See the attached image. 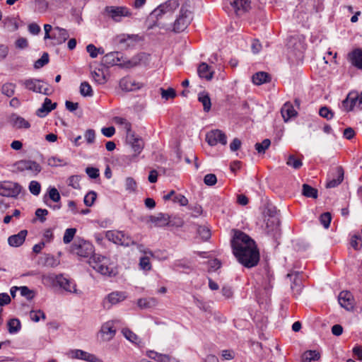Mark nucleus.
I'll use <instances>...</instances> for the list:
<instances>
[{
  "label": "nucleus",
  "instance_id": "f03ea898",
  "mask_svg": "<svg viewBox=\"0 0 362 362\" xmlns=\"http://www.w3.org/2000/svg\"><path fill=\"white\" fill-rule=\"evenodd\" d=\"M179 5L180 4L177 0H168L156 8L148 16V20L153 21V24L151 25V28L157 25V21L165 14L172 13L178 8Z\"/></svg>",
  "mask_w": 362,
  "mask_h": 362
},
{
  "label": "nucleus",
  "instance_id": "37998d69",
  "mask_svg": "<svg viewBox=\"0 0 362 362\" xmlns=\"http://www.w3.org/2000/svg\"><path fill=\"white\" fill-rule=\"evenodd\" d=\"M106 260V257L98 254H93L90 256V259L88 263L90 267H93V264H100Z\"/></svg>",
  "mask_w": 362,
  "mask_h": 362
},
{
  "label": "nucleus",
  "instance_id": "5fc2aeb1",
  "mask_svg": "<svg viewBox=\"0 0 362 362\" xmlns=\"http://www.w3.org/2000/svg\"><path fill=\"white\" fill-rule=\"evenodd\" d=\"M125 188L129 192H134L136 189V182L134 178L129 177L125 180Z\"/></svg>",
  "mask_w": 362,
  "mask_h": 362
},
{
  "label": "nucleus",
  "instance_id": "e433bc0d",
  "mask_svg": "<svg viewBox=\"0 0 362 362\" xmlns=\"http://www.w3.org/2000/svg\"><path fill=\"white\" fill-rule=\"evenodd\" d=\"M16 87V84L13 83H4L1 87V93L7 97H12L15 93Z\"/></svg>",
  "mask_w": 362,
  "mask_h": 362
},
{
  "label": "nucleus",
  "instance_id": "603ef678",
  "mask_svg": "<svg viewBox=\"0 0 362 362\" xmlns=\"http://www.w3.org/2000/svg\"><path fill=\"white\" fill-rule=\"evenodd\" d=\"M30 319L34 322H39L40 318L45 319L46 316L45 313L41 310H31L30 313Z\"/></svg>",
  "mask_w": 362,
  "mask_h": 362
},
{
  "label": "nucleus",
  "instance_id": "393cba45",
  "mask_svg": "<svg viewBox=\"0 0 362 362\" xmlns=\"http://www.w3.org/2000/svg\"><path fill=\"white\" fill-rule=\"evenodd\" d=\"M197 72L199 77L206 80H211L213 78L214 71L211 70L210 66L204 62L199 64Z\"/></svg>",
  "mask_w": 362,
  "mask_h": 362
},
{
  "label": "nucleus",
  "instance_id": "e2e57ef3",
  "mask_svg": "<svg viewBox=\"0 0 362 362\" xmlns=\"http://www.w3.org/2000/svg\"><path fill=\"white\" fill-rule=\"evenodd\" d=\"M36 9L40 13H45L48 8V2L45 0H36Z\"/></svg>",
  "mask_w": 362,
  "mask_h": 362
},
{
  "label": "nucleus",
  "instance_id": "3c124183",
  "mask_svg": "<svg viewBox=\"0 0 362 362\" xmlns=\"http://www.w3.org/2000/svg\"><path fill=\"white\" fill-rule=\"evenodd\" d=\"M19 291L21 292V295L26 298V299L28 300H32L34 298L33 291L30 290L28 287L25 286H20Z\"/></svg>",
  "mask_w": 362,
  "mask_h": 362
},
{
  "label": "nucleus",
  "instance_id": "58836bf2",
  "mask_svg": "<svg viewBox=\"0 0 362 362\" xmlns=\"http://www.w3.org/2000/svg\"><path fill=\"white\" fill-rule=\"evenodd\" d=\"M286 164L294 169H299L303 165L301 160L296 158L293 155H290L288 157Z\"/></svg>",
  "mask_w": 362,
  "mask_h": 362
},
{
  "label": "nucleus",
  "instance_id": "052dcab7",
  "mask_svg": "<svg viewBox=\"0 0 362 362\" xmlns=\"http://www.w3.org/2000/svg\"><path fill=\"white\" fill-rule=\"evenodd\" d=\"M48 196H49V199L54 202H59L61 199L59 192L55 187L49 188Z\"/></svg>",
  "mask_w": 362,
  "mask_h": 362
},
{
  "label": "nucleus",
  "instance_id": "4468645a",
  "mask_svg": "<svg viewBox=\"0 0 362 362\" xmlns=\"http://www.w3.org/2000/svg\"><path fill=\"white\" fill-rule=\"evenodd\" d=\"M171 216L168 214L159 213L157 216H150L149 221L154 223L156 227L173 226L170 220Z\"/></svg>",
  "mask_w": 362,
  "mask_h": 362
},
{
  "label": "nucleus",
  "instance_id": "412c9836",
  "mask_svg": "<svg viewBox=\"0 0 362 362\" xmlns=\"http://www.w3.org/2000/svg\"><path fill=\"white\" fill-rule=\"evenodd\" d=\"M349 60L351 64L359 69H362V50L356 49L349 54Z\"/></svg>",
  "mask_w": 362,
  "mask_h": 362
},
{
  "label": "nucleus",
  "instance_id": "20e7f679",
  "mask_svg": "<svg viewBox=\"0 0 362 362\" xmlns=\"http://www.w3.org/2000/svg\"><path fill=\"white\" fill-rule=\"evenodd\" d=\"M105 14L115 22H121L123 17H130L132 13L126 6H107L104 9Z\"/></svg>",
  "mask_w": 362,
  "mask_h": 362
},
{
  "label": "nucleus",
  "instance_id": "b1692460",
  "mask_svg": "<svg viewBox=\"0 0 362 362\" xmlns=\"http://www.w3.org/2000/svg\"><path fill=\"white\" fill-rule=\"evenodd\" d=\"M281 115L285 122H288L291 117L297 115L293 105L290 103H286L281 110Z\"/></svg>",
  "mask_w": 362,
  "mask_h": 362
},
{
  "label": "nucleus",
  "instance_id": "7ed1b4c3",
  "mask_svg": "<svg viewBox=\"0 0 362 362\" xmlns=\"http://www.w3.org/2000/svg\"><path fill=\"white\" fill-rule=\"evenodd\" d=\"M94 246L89 241L77 238L71 245V252L80 257H88L94 252Z\"/></svg>",
  "mask_w": 362,
  "mask_h": 362
},
{
  "label": "nucleus",
  "instance_id": "a211bd4d",
  "mask_svg": "<svg viewBox=\"0 0 362 362\" xmlns=\"http://www.w3.org/2000/svg\"><path fill=\"white\" fill-rule=\"evenodd\" d=\"M56 107V103H52L49 98H46L42 107L37 110L36 115L40 117H44L52 110H54Z\"/></svg>",
  "mask_w": 362,
  "mask_h": 362
},
{
  "label": "nucleus",
  "instance_id": "dca6fc26",
  "mask_svg": "<svg viewBox=\"0 0 362 362\" xmlns=\"http://www.w3.org/2000/svg\"><path fill=\"white\" fill-rule=\"evenodd\" d=\"M69 356L72 358L82 359L88 362L98 361V358L94 354H90L81 349H75L71 351Z\"/></svg>",
  "mask_w": 362,
  "mask_h": 362
},
{
  "label": "nucleus",
  "instance_id": "0eeeda50",
  "mask_svg": "<svg viewBox=\"0 0 362 362\" xmlns=\"http://www.w3.org/2000/svg\"><path fill=\"white\" fill-rule=\"evenodd\" d=\"M22 186L18 182L7 181L0 183V195L16 198L22 191Z\"/></svg>",
  "mask_w": 362,
  "mask_h": 362
},
{
  "label": "nucleus",
  "instance_id": "2f4dec72",
  "mask_svg": "<svg viewBox=\"0 0 362 362\" xmlns=\"http://www.w3.org/2000/svg\"><path fill=\"white\" fill-rule=\"evenodd\" d=\"M120 235H122V237H119V245H122L124 247H129L131 245H136V242L132 239V238L124 233V231L120 230Z\"/></svg>",
  "mask_w": 362,
  "mask_h": 362
},
{
  "label": "nucleus",
  "instance_id": "cd10ccee",
  "mask_svg": "<svg viewBox=\"0 0 362 362\" xmlns=\"http://www.w3.org/2000/svg\"><path fill=\"white\" fill-rule=\"evenodd\" d=\"M198 100L202 104L204 112H208L211 110V99L206 92L203 91L199 93L198 95Z\"/></svg>",
  "mask_w": 362,
  "mask_h": 362
},
{
  "label": "nucleus",
  "instance_id": "c9c22d12",
  "mask_svg": "<svg viewBox=\"0 0 362 362\" xmlns=\"http://www.w3.org/2000/svg\"><path fill=\"white\" fill-rule=\"evenodd\" d=\"M303 194L306 197L316 199L317 197V190L308 184L303 185Z\"/></svg>",
  "mask_w": 362,
  "mask_h": 362
},
{
  "label": "nucleus",
  "instance_id": "ea45409f",
  "mask_svg": "<svg viewBox=\"0 0 362 362\" xmlns=\"http://www.w3.org/2000/svg\"><path fill=\"white\" fill-rule=\"evenodd\" d=\"M270 144V140L265 139L261 143H256L255 147L259 153H264L265 151L269 147Z\"/></svg>",
  "mask_w": 362,
  "mask_h": 362
},
{
  "label": "nucleus",
  "instance_id": "69168bd1",
  "mask_svg": "<svg viewBox=\"0 0 362 362\" xmlns=\"http://www.w3.org/2000/svg\"><path fill=\"white\" fill-rule=\"evenodd\" d=\"M84 137L88 144L94 143L95 139V130L92 129H87L84 134Z\"/></svg>",
  "mask_w": 362,
  "mask_h": 362
},
{
  "label": "nucleus",
  "instance_id": "338daca9",
  "mask_svg": "<svg viewBox=\"0 0 362 362\" xmlns=\"http://www.w3.org/2000/svg\"><path fill=\"white\" fill-rule=\"evenodd\" d=\"M173 202L178 203L180 206H185L188 204V199L182 194H175L173 199Z\"/></svg>",
  "mask_w": 362,
  "mask_h": 362
},
{
  "label": "nucleus",
  "instance_id": "de8ad7c7",
  "mask_svg": "<svg viewBox=\"0 0 362 362\" xmlns=\"http://www.w3.org/2000/svg\"><path fill=\"white\" fill-rule=\"evenodd\" d=\"M319 115L328 120L334 117V112L327 106L322 107L319 110Z\"/></svg>",
  "mask_w": 362,
  "mask_h": 362
},
{
  "label": "nucleus",
  "instance_id": "f8f14e48",
  "mask_svg": "<svg viewBox=\"0 0 362 362\" xmlns=\"http://www.w3.org/2000/svg\"><path fill=\"white\" fill-rule=\"evenodd\" d=\"M119 85L122 90L127 92L135 91L141 89L144 86L142 83L136 81L129 76L121 78Z\"/></svg>",
  "mask_w": 362,
  "mask_h": 362
},
{
  "label": "nucleus",
  "instance_id": "a18cd8bd",
  "mask_svg": "<svg viewBox=\"0 0 362 362\" xmlns=\"http://www.w3.org/2000/svg\"><path fill=\"white\" fill-rule=\"evenodd\" d=\"M299 274L297 272L295 274V278L291 284V288L295 291V294H300L302 289L301 280L298 278Z\"/></svg>",
  "mask_w": 362,
  "mask_h": 362
},
{
  "label": "nucleus",
  "instance_id": "473e14b6",
  "mask_svg": "<svg viewBox=\"0 0 362 362\" xmlns=\"http://www.w3.org/2000/svg\"><path fill=\"white\" fill-rule=\"evenodd\" d=\"M320 357L319 352L315 350H309L304 352L303 354V362H311L313 361H317Z\"/></svg>",
  "mask_w": 362,
  "mask_h": 362
},
{
  "label": "nucleus",
  "instance_id": "9d476101",
  "mask_svg": "<svg viewBox=\"0 0 362 362\" xmlns=\"http://www.w3.org/2000/svg\"><path fill=\"white\" fill-rule=\"evenodd\" d=\"M52 281L60 288L69 293H78V290L76 288L74 281L64 277L62 274L56 275L52 279Z\"/></svg>",
  "mask_w": 362,
  "mask_h": 362
},
{
  "label": "nucleus",
  "instance_id": "39448f33",
  "mask_svg": "<svg viewBox=\"0 0 362 362\" xmlns=\"http://www.w3.org/2000/svg\"><path fill=\"white\" fill-rule=\"evenodd\" d=\"M25 87L33 92L49 95L52 93L51 87L43 81L35 78L27 79L23 83Z\"/></svg>",
  "mask_w": 362,
  "mask_h": 362
},
{
  "label": "nucleus",
  "instance_id": "7c9ffc66",
  "mask_svg": "<svg viewBox=\"0 0 362 362\" xmlns=\"http://www.w3.org/2000/svg\"><path fill=\"white\" fill-rule=\"evenodd\" d=\"M157 300L153 298H140L137 301V305L141 309L150 308L156 306Z\"/></svg>",
  "mask_w": 362,
  "mask_h": 362
},
{
  "label": "nucleus",
  "instance_id": "6e6d98bb",
  "mask_svg": "<svg viewBox=\"0 0 362 362\" xmlns=\"http://www.w3.org/2000/svg\"><path fill=\"white\" fill-rule=\"evenodd\" d=\"M122 334L124 336V337L133 343H136V341L138 339V337L136 334H134L132 331L130 329L125 328L122 329Z\"/></svg>",
  "mask_w": 362,
  "mask_h": 362
},
{
  "label": "nucleus",
  "instance_id": "a878e982",
  "mask_svg": "<svg viewBox=\"0 0 362 362\" xmlns=\"http://www.w3.org/2000/svg\"><path fill=\"white\" fill-rule=\"evenodd\" d=\"M127 298L125 293L122 291H115L108 294L106 297V300L111 305L117 304L123 301Z\"/></svg>",
  "mask_w": 362,
  "mask_h": 362
},
{
  "label": "nucleus",
  "instance_id": "a19ab883",
  "mask_svg": "<svg viewBox=\"0 0 362 362\" xmlns=\"http://www.w3.org/2000/svg\"><path fill=\"white\" fill-rule=\"evenodd\" d=\"M76 233V228H67L65 230V233H64V235L63 237L64 243L65 244L70 243L73 240Z\"/></svg>",
  "mask_w": 362,
  "mask_h": 362
},
{
  "label": "nucleus",
  "instance_id": "8fccbe9b",
  "mask_svg": "<svg viewBox=\"0 0 362 362\" xmlns=\"http://www.w3.org/2000/svg\"><path fill=\"white\" fill-rule=\"evenodd\" d=\"M139 267L143 270L150 271L151 269V264L150 262L149 257H141L139 259Z\"/></svg>",
  "mask_w": 362,
  "mask_h": 362
},
{
  "label": "nucleus",
  "instance_id": "c03bdc74",
  "mask_svg": "<svg viewBox=\"0 0 362 362\" xmlns=\"http://www.w3.org/2000/svg\"><path fill=\"white\" fill-rule=\"evenodd\" d=\"M96 197H97L96 192L94 191H90L89 192H88L86 194V196L84 197V200H83L84 204L87 206H91L94 204V202L95 201Z\"/></svg>",
  "mask_w": 362,
  "mask_h": 362
},
{
  "label": "nucleus",
  "instance_id": "1a4fd4ad",
  "mask_svg": "<svg viewBox=\"0 0 362 362\" xmlns=\"http://www.w3.org/2000/svg\"><path fill=\"white\" fill-rule=\"evenodd\" d=\"M126 129L127 141L134 151V156H136L142 151L144 146V142L141 138L136 136L134 133L132 132L130 124H127Z\"/></svg>",
  "mask_w": 362,
  "mask_h": 362
},
{
  "label": "nucleus",
  "instance_id": "09e8293b",
  "mask_svg": "<svg viewBox=\"0 0 362 362\" xmlns=\"http://www.w3.org/2000/svg\"><path fill=\"white\" fill-rule=\"evenodd\" d=\"M197 233L204 240H207L211 237V231L206 226H199L197 228Z\"/></svg>",
  "mask_w": 362,
  "mask_h": 362
},
{
  "label": "nucleus",
  "instance_id": "4d7b16f0",
  "mask_svg": "<svg viewBox=\"0 0 362 362\" xmlns=\"http://www.w3.org/2000/svg\"><path fill=\"white\" fill-rule=\"evenodd\" d=\"M29 190L33 195H38L41 191V185L37 181L33 180L29 184Z\"/></svg>",
  "mask_w": 362,
  "mask_h": 362
},
{
  "label": "nucleus",
  "instance_id": "79ce46f5",
  "mask_svg": "<svg viewBox=\"0 0 362 362\" xmlns=\"http://www.w3.org/2000/svg\"><path fill=\"white\" fill-rule=\"evenodd\" d=\"M49 62V54L44 52L42 57L37 59L34 64V68L36 69H40Z\"/></svg>",
  "mask_w": 362,
  "mask_h": 362
},
{
  "label": "nucleus",
  "instance_id": "9b49d317",
  "mask_svg": "<svg viewBox=\"0 0 362 362\" xmlns=\"http://www.w3.org/2000/svg\"><path fill=\"white\" fill-rule=\"evenodd\" d=\"M206 140L210 146H216L218 143L222 145L227 144L226 135L219 129H214L208 132L206 136Z\"/></svg>",
  "mask_w": 362,
  "mask_h": 362
},
{
  "label": "nucleus",
  "instance_id": "bf43d9fd",
  "mask_svg": "<svg viewBox=\"0 0 362 362\" xmlns=\"http://www.w3.org/2000/svg\"><path fill=\"white\" fill-rule=\"evenodd\" d=\"M351 247L355 250H359L362 246V240L360 235H354L351 237Z\"/></svg>",
  "mask_w": 362,
  "mask_h": 362
},
{
  "label": "nucleus",
  "instance_id": "5701e85b",
  "mask_svg": "<svg viewBox=\"0 0 362 362\" xmlns=\"http://www.w3.org/2000/svg\"><path fill=\"white\" fill-rule=\"evenodd\" d=\"M54 30L57 31L54 32L52 35V38L57 40V42L58 44H62L69 37V35L68 33V31L64 29L59 27L54 28Z\"/></svg>",
  "mask_w": 362,
  "mask_h": 362
},
{
  "label": "nucleus",
  "instance_id": "f257e3e1",
  "mask_svg": "<svg viewBox=\"0 0 362 362\" xmlns=\"http://www.w3.org/2000/svg\"><path fill=\"white\" fill-rule=\"evenodd\" d=\"M233 253L242 265L252 268L259 262V252L255 242L247 234L235 230L231 240Z\"/></svg>",
  "mask_w": 362,
  "mask_h": 362
},
{
  "label": "nucleus",
  "instance_id": "72a5a7b5",
  "mask_svg": "<svg viewBox=\"0 0 362 362\" xmlns=\"http://www.w3.org/2000/svg\"><path fill=\"white\" fill-rule=\"evenodd\" d=\"M92 77L98 84H105L107 82L106 77L103 70L98 69L91 73Z\"/></svg>",
  "mask_w": 362,
  "mask_h": 362
},
{
  "label": "nucleus",
  "instance_id": "49530a36",
  "mask_svg": "<svg viewBox=\"0 0 362 362\" xmlns=\"http://www.w3.org/2000/svg\"><path fill=\"white\" fill-rule=\"evenodd\" d=\"M160 92L162 98L166 100L174 98L176 96V92L172 88H169L167 90L160 88Z\"/></svg>",
  "mask_w": 362,
  "mask_h": 362
},
{
  "label": "nucleus",
  "instance_id": "4be33fe9",
  "mask_svg": "<svg viewBox=\"0 0 362 362\" xmlns=\"http://www.w3.org/2000/svg\"><path fill=\"white\" fill-rule=\"evenodd\" d=\"M119 55L118 52H110L103 57L102 63L107 67L116 65L119 62Z\"/></svg>",
  "mask_w": 362,
  "mask_h": 362
},
{
  "label": "nucleus",
  "instance_id": "2eb2a0df",
  "mask_svg": "<svg viewBox=\"0 0 362 362\" xmlns=\"http://www.w3.org/2000/svg\"><path fill=\"white\" fill-rule=\"evenodd\" d=\"M288 47L296 55H300L305 49V44L298 37H291L288 42Z\"/></svg>",
  "mask_w": 362,
  "mask_h": 362
},
{
  "label": "nucleus",
  "instance_id": "13d9d810",
  "mask_svg": "<svg viewBox=\"0 0 362 362\" xmlns=\"http://www.w3.org/2000/svg\"><path fill=\"white\" fill-rule=\"evenodd\" d=\"M322 225L325 228H328L330 225L332 220L331 214L329 212L323 213L320 218Z\"/></svg>",
  "mask_w": 362,
  "mask_h": 362
},
{
  "label": "nucleus",
  "instance_id": "423d86ee",
  "mask_svg": "<svg viewBox=\"0 0 362 362\" xmlns=\"http://www.w3.org/2000/svg\"><path fill=\"white\" fill-rule=\"evenodd\" d=\"M15 171L21 173L25 170L30 171L32 175H37L42 170L39 163L32 160H21L13 164Z\"/></svg>",
  "mask_w": 362,
  "mask_h": 362
},
{
  "label": "nucleus",
  "instance_id": "f3484780",
  "mask_svg": "<svg viewBox=\"0 0 362 362\" xmlns=\"http://www.w3.org/2000/svg\"><path fill=\"white\" fill-rule=\"evenodd\" d=\"M230 4L238 16L247 12L251 8L250 0H234Z\"/></svg>",
  "mask_w": 362,
  "mask_h": 362
},
{
  "label": "nucleus",
  "instance_id": "864d4df0",
  "mask_svg": "<svg viewBox=\"0 0 362 362\" xmlns=\"http://www.w3.org/2000/svg\"><path fill=\"white\" fill-rule=\"evenodd\" d=\"M91 267L101 274L106 275L110 274V269L105 265V262H104L100 264H93Z\"/></svg>",
  "mask_w": 362,
  "mask_h": 362
},
{
  "label": "nucleus",
  "instance_id": "f704fd0d",
  "mask_svg": "<svg viewBox=\"0 0 362 362\" xmlns=\"http://www.w3.org/2000/svg\"><path fill=\"white\" fill-rule=\"evenodd\" d=\"M119 237H122L120 235V230H107L105 232V238L115 244L119 245Z\"/></svg>",
  "mask_w": 362,
  "mask_h": 362
},
{
  "label": "nucleus",
  "instance_id": "aec40b11",
  "mask_svg": "<svg viewBox=\"0 0 362 362\" xmlns=\"http://www.w3.org/2000/svg\"><path fill=\"white\" fill-rule=\"evenodd\" d=\"M10 121L12 125L17 129H29L30 124L21 116L13 113L10 117Z\"/></svg>",
  "mask_w": 362,
  "mask_h": 362
},
{
  "label": "nucleus",
  "instance_id": "c756f323",
  "mask_svg": "<svg viewBox=\"0 0 362 362\" xmlns=\"http://www.w3.org/2000/svg\"><path fill=\"white\" fill-rule=\"evenodd\" d=\"M8 331L10 334H16L21 329V321L18 318H12L7 323Z\"/></svg>",
  "mask_w": 362,
  "mask_h": 362
},
{
  "label": "nucleus",
  "instance_id": "774afa93",
  "mask_svg": "<svg viewBox=\"0 0 362 362\" xmlns=\"http://www.w3.org/2000/svg\"><path fill=\"white\" fill-rule=\"evenodd\" d=\"M351 96H347L341 103V108L346 112L351 111L354 108Z\"/></svg>",
  "mask_w": 362,
  "mask_h": 362
},
{
  "label": "nucleus",
  "instance_id": "680f3d73",
  "mask_svg": "<svg viewBox=\"0 0 362 362\" xmlns=\"http://www.w3.org/2000/svg\"><path fill=\"white\" fill-rule=\"evenodd\" d=\"M80 180H81V176L71 175L68 179L69 185L71 186L74 189H79L80 188V184H79Z\"/></svg>",
  "mask_w": 362,
  "mask_h": 362
},
{
  "label": "nucleus",
  "instance_id": "ddd939ff",
  "mask_svg": "<svg viewBox=\"0 0 362 362\" xmlns=\"http://www.w3.org/2000/svg\"><path fill=\"white\" fill-rule=\"evenodd\" d=\"M338 301L340 305L346 310H352L354 307V299L351 292L342 291L339 293Z\"/></svg>",
  "mask_w": 362,
  "mask_h": 362
},
{
  "label": "nucleus",
  "instance_id": "6ab92c4d",
  "mask_svg": "<svg viewBox=\"0 0 362 362\" xmlns=\"http://www.w3.org/2000/svg\"><path fill=\"white\" fill-rule=\"evenodd\" d=\"M27 234L26 230H22L18 234L11 235L8 238V243L12 247H19L24 243Z\"/></svg>",
  "mask_w": 362,
  "mask_h": 362
},
{
  "label": "nucleus",
  "instance_id": "0e129e2a",
  "mask_svg": "<svg viewBox=\"0 0 362 362\" xmlns=\"http://www.w3.org/2000/svg\"><path fill=\"white\" fill-rule=\"evenodd\" d=\"M204 182L206 185L213 186L217 182V178L216 175L209 173L204 176Z\"/></svg>",
  "mask_w": 362,
  "mask_h": 362
},
{
  "label": "nucleus",
  "instance_id": "4c0bfd02",
  "mask_svg": "<svg viewBox=\"0 0 362 362\" xmlns=\"http://www.w3.org/2000/svg\"><path fill=\"white\" fill-rule=\"evenodd\" d=\"M80 93L83 97L93 95V89H92L90 85L88 82L83 81L81 83Z\"/></svg>",
  "mask_w": 362,
  "mask_h": 362
},
{
  "label": "nucleus",
  "instance_id": "6e6552de",
  "mask_svg": "<svg viewBox=\"0 0 362 362\" xmlns=\"http://www.w3.org/2000/svg\"><path fill=\"white\" fill-rule=\"evenodd\" d=\"M191 20V12L182 6L180 8L179 16L174 23L173 31L175 33L184 31L190 23Z\"/></svg>",
  "mask_w": 362,
  "mask_h": 362
},
{
  "label": "nucleus",
  "instance_id": "bb28decb",
  "mask_svg": "<svg viewBox=\"0 0 362 362\" xmlns=\"http://www.w3.org/2000/svg\"><path fill=\"white\" fill-rule=\"evenodd\" d=\"M271 77L269 74L264 71L257 72L252 77L253 83L257 86L267 83L269 81Z\"/></svg>",
  "mask_w": 362,
  "mask_h": 362
},
{
  "label": "nucleus",
  "instance_id": "c85d7f7f",
  "mask_svg": "<svg viewBox=\"0 0 362 362\" xmlns=\"http://www.w3.org/2000/svg\"><path fill=\"white\" fill-rule=\"evenodd\" d=\"M337 174H338V176L337 178L332 179V180H329V182H327V183L326 185V187L327 188L336 187L337 186H338L339 184L341 183V182L343 181V179H344V170L341 167L337 168Z\"/></svg>",
  "mask_w": 362,
  "mask_h": 362
}]
</instances>
